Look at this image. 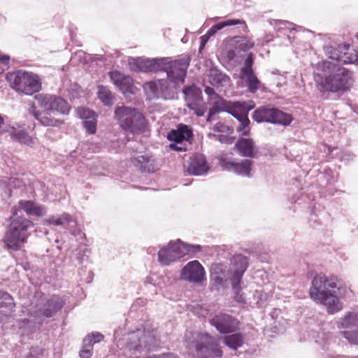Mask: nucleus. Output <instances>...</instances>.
Returning <instances> with one entry per match:
<instances>
[{"instance_id":"1","label":"nucleus","mask_w":358,"mask_h":358,"mask_svg":"<svg viewBox=\"0 0 358 358\" xmlns=\"http://www.w3.org/2000/svg\"><path fill=\"white\" fill-rule=\"evenodd\" d=\"M20 206L10 217V223L5 235L4 242L10 249L19 250L27 242L29 235L28 229L33 227V222L24 217L23 212L29 216H42L44 208L31 201H20Z\"/></svg>"},{"instance_id":"2","label":"nucleus","mask_w":358,"mask_h":358,"mask_svg":"<svg viewBox=\"0 0 358 358\" xmlns=\"http://www.w3.org/2000/svg\"><path fill=\"white\" fill-rule=\"evenodd\" d=\"M168 59L166 58V61L164 62L162 71L166 72L171 86L169 84L168 80L164 79L146 83L144 85V89L152 99L165 100L173 99L175 92L172 90V87H176L178 83L185 82L187 70L189 65V59L186 58L174 61H169Z\"/></svg>"},{"instance_id":"3","label":"nucleus","mask_w":358,"mask_h":358,"mask_svg":"<svg viewBox=\"0 0 358 358\" xmlns=\"http://www.w3.org/2000/svg\"><path fill=\"white\" fill-rule=\"evenodd\" d=\"M314 79L324 90L331 92L346 91L354 82L351 71L337 62L327 61L317 64Z\"/></svg>"},{"instance_id":"4","label":"nucleus","mask_w":358,"mask_h":358,"mask_svg":"<svg viewBox=\"0 0 358 358\" xmlns=\"http://www.w3.org/2000/svg\"><path fill=\"white\" fill-rule=\"evenodd\" d=\"M36 103L32 105L29 112L39 123L45 127H57L63 122L53 118L51 114L66 115L69 113V103L62 97L50 94L36 96Z\"/></svg>"},{"instance_id":"5","label":"nucleus","mask_w":358,"mask_h":358,"mask_svg":"<svg viewBox=\"0 0 358 358\" xmlns=\"http://www.w3.org/2000/svg\"><path fill=\"white\" fill-rule=\"evenodd\" d=\"M248 259L243 255L238 254L230 258V263L227 265L223 263H215L210 267V280L215 289L219 290L224 286L229 280L232 289L238 290L239 282L248 268Z\"/></svg>"},{"instance_id":"6","label":"nucleus","mask_w":358,"mask_h":358,"mask_svg":"<svg viewBox=\"0 0 358 358\" xmlns=\"http://www.w3.org/2000/svg\"><path fill=\"white\" fill-rule=\"evenodd\" d=\"M116 345L128 358H141L157 345L154 332L138 329L119 338L117 331L114 334Z\"/></svg>"},{"instance_id":"7","label":"nucleus","mask_w":358,"mask_h":358,"mask_svg":"<svg viewBox=\"0 0 358 358\" xmlns=\"http://www.w3.org/2000/svg\"><path fill=\"white\" fill-rule=\"evenodd\" d=\"M338 279L337 276L327 278L322 273L316 275L310 289V296L314 301L319 302L327 307L329 313L334 314L342 308L339 299L335 294V292L329 289L338 287Z\"/></svg>"},{"instance_id":"8","label":"nucleus","mask_w":358,"mask_h":358,"mask_svg":"<svg viewBox=\"0 0 358 358\" xmlns=\"http://www.w3.org/2000/svg\"><path fill=\"white\" fill-rule=\"evenodd\" d=\"M39 297L38 302H31V308L29 309V315L34 318L33 329H39L45 318L52 317L64 305V300L59 296L54 295L45 299L41 293H36L35 298Z\"/></svg>"},{"instance_id":"9","label":"nucleus","mask_w":358,"mask_h":358,"mask_svg":"<svg viewBox=\"0 0 358 358\" xmlns=\"http://www.w3.org/2000/svg\"><path fill=\"white\" fill-rule=\"evenodd\" d=\"M115 117L121 128L131 133L141 132L145 127V119L136 108L117 106L115 109Z\"/></svg>"},{"instance_id":"10","label":"nucleus","mask_w":358,"mask_h":358,"mask_svg":"<svg viewBox=\"0 0 358 358\" xmlns=\"http://www.w3.org/2000/svg\"><path fill=\"white\" fill-rule=\"evenodd\" d=\"M188 348L194 358H220L222 356L215 339L207 334H199L195 340L188 343Z\"/></svg>"},{"instance_id":"11","label":"nucleus","mask_w":358,"mask_h":358,"mask_svg":"<svg viewBox=\"0 0 358 358\" xmlns=\"http://www.w3.org/2000/svg\"><path fill=\"white\" fill-rule=\"evenodd\" d=\"M6 78L12 88L27 95L41 90V84L38 76L31 72L18 70L8 73Z\"/></svg>"},{"instance_id":"12","label":"nucleus","mask_w":358,"mask_h":358,"mask_svg":"<svg viewBox=\"0 0 358 358\" xmlns=\"http://www.w3.org/2000/svg\"><path fill=\"white\" fill-rule=\"evenodd\" d=\"M252 118L258 123L266 122L283 126L289 125L293 120L290 114L270 106H263L255 109Z\"/></svg>"},{"instance_id":"13","label":"nucleus","mask_w":358,"mask_h":358,"mask_svg":"<svg viewBox=\"0 0 358 358\" xmlns=\"http://www.w3.org/2000/svg\"><path fill=\"white\" fill-rule=\"evenodd\" d=\"M253 64V54L250 52L247 55L243 66L241 68L239 78L248 90L250 93L255 94L263 87V84L255 73L252 68Z\"/></svg>"},{"instance_id":"14","label":"nucleus","mask_w":358,"mask_h":358,"mask_svg":"<svg viewBox=\"0 0 358 358\" xmlns=\"http://www.w3.org/2000/svg\"><path fill=\"white\" fill-rule=\"evenodd\" d=\"M209 322L222 334L234 333L239 326V322L235 317L224 313L214 315Z\"/></svg>"},{"instance_id":"15","label":"nucleus","mask_w":358,"mask_h":358,"mask_svg":"<svg viewBox=\"0 0 358 358\" xmlns=\"http://www.w3.org/2000/svg\"><path fill=\"white\" fill-rule=\"evenodd\" d=\"M339 328L348 329L340 331L350 343L358 345V315L355 313H349L342 318L338 325Z\"/></svg>"},{"instance_id":"16","label":"nucleus","mask_w":358,"mask_h":358,"mask_svg":"<svg viewBox=\"0 0 358 358\" xmlns=\"http://www.w3.org/2000/svg\"><path fill=\"white\" fill-rule=\"evenodd\" d=\"M184 257L181 247V241L178 240L176 242L171 241L167 248H164L158 252L159 262L165 266L169 265Z\"/></svg>"},{"instance_id":"17","label":"nucleus","mask_w":358,"mask_h":358,"mask_svg":"<svg viewBox=\"0 0 358 358\" xmlns=\"http://www.w3.org/2000/svg\"><path fill=\"white\" fill-rule=\"evenodd\" d=\"M180 277L189 282L199 283L205 278V271L199 261H191L182 268Z\"/></svg>"},{"instance_id":"18","label":"nucleus","mask_w":358,"mask_h":358,"mask_svg":"<svg viewBox=\"0 0 358 358\" xmlns=\"http://www.w3.org/2000/svg\"><path fill=\"white\" fill-rule=\"evenodd\" d=\"M193 137L192 128L184 124H178L176 129H171L167 134V139L171 142L182 143L183 141H190Z\"/></svg>"},{"instance_id":"19","label":"nucleus","mask_w":358,"mask_h":358,"mask_svg":"<svg viewBox=\"0 0 358 358\" xmlns=\"http://www.w3.org/2000/svg\"><path fill=\"white\" fill-rule=\"evenodd\" d=\"M255 106V103L252 101L248 102L245 101H230L226 113L231 114L238 121L242 119V117L248 115V113L252 110Z\"/></svg>"},{"instance_id":"20","label":"nucleus","mask_w":358,"mask_h":358,"mask_svg":"<svg viewBox=\"0 0 358 358\" xmlns=\"http://www.w3.org/2000/svg\"><path fill=\"white\" fill-rule=\"evenodd\" d=\"M209 170L206 157L202 154H195L189 158L187 171L190 174L201 176L206 174Z\"/></svg>"},{"instance_id":"21","label":"nucleus","mask_w":358,"mask_h":358,"mask_svg":"<svg viewBox=\"0 0 358 358\" xmlns=\"http://www.w3.org/2000/svg\"><path fill=\"white\" fill-rule=\"evenodd\" d=\"M136 63L138 71L144 72H157L162 71L164 62L166 61V58L156 59H133Z\"/></svg>"},{"instance_id":"22","label":"nucleus","mask_w":358,"mask_h":358,"mask_svg":"<svg viewBox=\"0 0 358 358\" xmlns=\"http://www.w3.org/2000/svg\"><path fill=\"white\" fill-rule=\"evenodd\" d=\"M253 162L250 159H243L239 162H225L223 163V169L227 171H233L242 176H250L251 167Z\"/></svg>"},{"instance_id":"23","label":"nucleus","mask_w":358,"mask_h":358,"mask_svg":"<svg viewBox=\"0 0 358 358\" xmlns=\"http://www.w3.org/2000/svg\"><path fill=\"white\" fill-rule=\"evenodd\" d=\"M241 156L245 157L254 158L257 153L258 149L255 145V142L250 138H240L235 144Z\"/></svg>"},{"instance_id":"24","label":"nucleus","mask_w":358,"mask_h":358,"mask_svg":"<svg viewBox=\"0 0 358 358\" xmlns=\"http://www.w3.org/2000/svg\"><path fill=\"white\" fill-rule=\"evenodd\" d=\"M209 83L216 88L229 86L231 79L217 67H213L209 71Z\"/></svg>"},{"instance_id":"25","label":"nucleus","mask_w":358,"mask_h":358,"mask_svg":"<svg viewBox=\"0 0 358 358\" xmlns=\"http://www.w3.org/2000/svg\"><path fill=\"white\" fill-rule=\"evenodd\" d=\"M182 92L185 94L187 107L190 106V103H198L203 101L201 88L194 85L185 87Z\"/></svg>"},{"instance_id":"26","label":"nucleus","mask_w":358,"mask_h":358,"mask_svg":"<svg viewBox=\"0 0 358 358\" xmlns=\"http://www.w3.org/2000/svg\"><path fill=\"white\" fill-rule=\"evenodd\" d=\"M10 136L13 141L27 146L32 147L36 143L34 138L30 136L24 129L12 127L10 131Z\"/></svg>"},{"instance_id":"27","label":"nucleus","mask_w":358,"mask_h":358,"mask_svg":"<svg viewBox=\"0 0 358 358\" xmlns=\"http://www.w3.org/2000/svg\"><path fill=\"white\" fill-rule=\"evenodd\" d=\"M340 62L352 64L357 60L358 52L350 44H341Z\"/></svg>"},{"instance_id":"28","label":"nucleus","mask_w":358,"mask_h":358,"mask_svg":"<svg viewBox=\"0 0 358 358\" xmlns=\"http://www.w3.org/2000/svg\"><path fill=\"white\" fill-rule=\"evenodd\" d=\"M223 343L231 350H236L243 346L244 343V336L240 332H234L230 335L225 336L223 338Z\"/></svg>"},{"instance_id":"29","label":"nucleus","mask_w":358,"mask_h":358,"mask_svg":"<svg viewBox=\"0 0 358 358\" xmlns=\"http://www.w3.org/2000/svg\"><path fill=\"white\" fill-rule=\"evenodd\" d=\"M16 178H6L0 181V191L2 199H5L15 194Z\"/></svg>"},{"instance_id":"30","label":"nucleus","mask_w":358,"mask_h":358,"mask_svg":"<svg viewBox=\"0 0 358 358\" xmlns=\"http://www.w3.org/2000/svg\"><path fill=\"white\" fill-rule=\"evenodd\" d=\"M134 166L139 168L143 173H150L155 171L154 165L150 162V159L143 156L138 155L133 159Z\"/></svg>"},{"instance_id":"31","label":"nucleus","mask_w":358,"mask_h":358,"mask_svg":"<svg viewBox=\"0 0 358 358\" xmlns=\"http://www.w3.org/2000/svg\"><path fill=\"white\" fill-rule=\"evenodd\" d=\"M49 222L55 226H62L64 229L72 227V224H75V221L68 213H64L59 217H52L49 219Z\"/></svg>"},{"instance_id":"32","label":"nucleus","mask_w":358,"mask_h":358,"mask_svg":"<svg viewBox=\"0 0 358 358\" xmlns=\"http://www.w3.org/2000/svg\"><path fill=\"white\" fill-rule=\"evenodd\" d=\"M98 98L105 106H112L113 104L114 96L112 92L106 86H98Z\"/></svg>"},{"instance_id":"33","label":"nucleus","mask_w":358,"mask_h":358,"mask_svg":"<svg viewBox=\"0 0 358 358\" xmlns=\"http://www.w3.org/2000/svg\"><path fill=\"white\" fill-rule=\"evenodd\" d=\"M241 23V20L237 19H229L222 22H220L213 25L206 33L205 36H208V38L215 35V33L224 28L225 27L233 26Z\"/></svg>"},{"instance_id":"34","label":"nucleus","mask_w":358,"mask_h":358,"mask_svg":"<svg viewBox=\"0 0 358 358\" xmlns=\"http://www.w3.org/2000/svg\"><path fill=\"white\" fill-rule=\"evenodd\" d=\"M324 52L329 58L331 59V62H340V54L341 53V44L336 48L333 45H327L324 47Z\"/></svg>"},{"instance_id":"35","label":"nucleus","mask_w":358,"mask_h":358,"mask_svg":"<svg viewBox=\"0 0 358 358\" xmlns=\"http://www.w3.org/2000/svg\"><path fill=\"white\" fill-rule=\"evenodd\" d=\"M117 87L124 94H134L133 79L129 76H125Z\"/></svg>"},{"instance_id":"36","label":"nucleus","mask_w":358,"mask_h":358,"mask_svg":"<svg viewBox=\"0 0 358 358\" xmlns=\"http://www.w3.org/2000/svg\"><path fill=\"white\" fill-rule=\"evenodd\" d=\"M235 39L236 49L238 50L245 52L254 46V43L245 36H236Z\"/></svg>"},{"instance_id":"37","label":"nucleus","mask_w":358,"mask_h":358,"mask_svg":"<svg viewBox=\"0 0 358 358\" xmlns=\"http://www.w3.org/2000/svg\"><path fill=\"white\" fill-rule=\"evenodd\" d=\"M15 304L13 298L6 292L0 290V308L6 307L12 310Z\"/></svg>"},{"instance_id":"38","label":"nucleus","mask_w":358,"mask_h":358,"mask_svg":"<svg viewBox=\"0 0 358 358\" xmlns=\"http://www.w3.org/2000/svg\"><path fill=\"white\" fill-rule=\"evenodd\" d=\"M250 122L248 115L242 117V119L238 120V125L236 127V130L240 135L248 136L250 134Z\"/></svg>"},{"instance_id":"39","label":"nucleus","mask_w":358,"mask_h":358,"mask_svg":"<svg viewBox=\"0 0 358 358\" xmlns=\"http://www.w3.org/2000/svg\"><path fill=\"white\" fill-rule=\"evenodd\" d=\"M187 108L190 110H192L193 113L198 117L203 116L208 109L207 104L203 101L198 103H190V106H187Z\"/></svg>"},{"instance_id":"40","label":"nucleus","mask_w":358,"mask_h":358,"mask_svg":"<svg viewBox=\"0 0 358 358\" xmlns=\"http://www.w3.org/2000/svg\"><path fill=\"white\" fill-rule=\"evenodd\" d=\"M217 101H215L212 107L215 110V112H226L229 106L230 105V101L226 99H224L222 97L217 98Z\"/></svg>"},{"instance_id":"41","label":"nucleus","mask_w":358,"mask_h":358,"mask_svg":"<svg viewBox=\"0 0 358 358\" xmlns=\"http://www.w3.org/2000/svg\"><path fill=\"white\" fill-rule=\"evenodd\" d=\"M104 336L99 332L92 333V335L86 336L83 340V344L93 347V345L101 342Z\"/></svg>"},{"instance_id":"42","label":"nucleus","mask_w":358,"mask_h":358,"mask_svg":"<svg viewBox=\"0 0 358 358\" xmlns=\"http://www.w3.org/2000/svg\"><path fill=\"white\" fill-rule=\"evenodd\" d=\"M181 247L184 256L185 255L196 254L201 251L202 247L200 245H190L181 241Z\"/></svg>"},{"instance_id":"43","label":"nucleus","mask_w":358,"mask_h":358,"mask_svg":"<svg viewBox=\"0 0 358 358\" xmlns=\"http://www.w3.org/2000/svg\"><path fill=\"white\" fill-rule=\"evenodd\" d=\"M83 127L90 134H94L96 131V118H91L83 122Z\"/></svg>"},{"instance_id":"44","label":"nucleus","mask_w":358,"mask_h":358,"mask_svg":"<svg viewBox=\"0 0 358 358\" xmlns=\"http://www.w3.org/2000/svg\"><path fill=\"white\" fill-rule=\"evenodd\" d=\"M78 114L81 119L84 120H90L96 117V113L88 108H82L78 110Z\"/></svg>"},{"instance_id":"45","label":"nucleus","mask_w":358,"mask_h":358,"mask_svg":"<svg viewBox=\"0 0 358 358\" xmlns=\"http://www.w3.org/2000/svg\"><path fill=\"white\" fill-rule=\"evenodd\" d=\"M253 296L256 300L257 306L259 307H262L266 299V294L264 293L262 291H255Z\"/></svg>"},{"instance_id":"46","label":"nucleus","mask_w":358,"mask_h":358,"mask_svg":"<svg viewBox=\"0 0 358 358\" xmlns=\"http://www.w3.org/2000/svg\"><path fill=\"white\" fill-rule=\"evenodd\" d=\"M109 76L110 78L116 86L118 85V84L123 80V78L125 76L124 75L117 71L110 72Z\"/></svg>"},{"instance_id":"47","label":"nucleus","mask_w":358,"mask_h":358,"mask_svg":"<svg viewBox=\"0 0 358 358\" xmlns=\"http://www.w3.org/2000/svg\"><path fill=\"white\" fill-rule=\"evenodd\" d=\"M213 131L221 133H231V129L229 126L222 122H217L213 127Z\"/></svg>"},{"instance_id":"48","label":"nucleus","mask_w":358,"mask_h":358,"mask_svg":"<svg viewBox=\"0 0 358 358\" xmlns=\"http://www.w3.org/2000/svg\"><path fill=\"white\" fill-rule=\"evenodd\" d=\"M309 224L313 228H317L319 225L322 224V219L318 215L313 213L309 218Z\"/></svg>"},{"instance_id":"49","label":"nucleus","mask_w":358,"mask_h":358,"mask_svg":"<svg viewBox=\"0 0 358 358\" xmlns=\"http://www.w3.org/2000/svg\"><path fill=\"white\" fill-rule=\"evenodd\" d=\"M92 347H90V345H84L83 349L80 351L79 355L81 358H90L92 353Z\"/></svg>"},{"instance_id":"50","label":"nucleus","mask_w":358,"mask_h":358,"mask_svg":"<svg viewBox=\"0 0 358 358\" xmlns=\"http://www.w3.org/2000/svg\"><path fill=\"white\" fill-rule=\"evenodd\" d=\"M204 92L209 96L210 99H217L218 97H220V96L218 94L215 93L214 89L209 86L205 87Z\"/></svg>"},{"instance_id":"51","label":"nucleus","mask_w":358,"mask_h":358,"mask_svg":"<svg viewBox=\"0 0 358 358\" xmlns=\"http://www.w3.org/2000/svg\"><path fill=\"white\" fill-rule=\"evenodd\" d=\"M179 143H176L175 142H172L169 145V148L172 150L178 151V152H182L186 150V148L182 145H179ZM180 145L182 143H180Z\"/></svg>"},{"instance_id":"52","label":"nucleus","mask_w":358,"mask_h":358,"mask_svg":"<svg viewBox=\"0 0 358 358\" xmlns=\"http://www.w3.org/2000/svg\"><path fill=\"white\" fill-rule=\"evenodd\" d=\"M241 282H239L238 290H235L234 289H232L234 293L235 294L234 299L238 302H243V301H244L242 295L240 294V292L241 290Z\"/></svg>"},{"instance_id":"53","label":"nucleus","mask_w":358,"mask_h":358,"mask_svg":"<svg viewBox=\"0 0 358 358\" xmlns=\"http://www.w3.org/2000/svg\"><path fill=\"white\" fill-rule=\"evenodd\" d=\"M150 358H178L173 353H164L158 355L150 356Z\"/></svg>"},{"instance_id":"54","label":"nucleus","mask_w":358,"mask_h":358,"mask_svg":"<svg viewBox=\"0 0 358 358\" xmlns=\"http://www.w3.org/2000/svg\"><path fill=\"white\" fill-rule=\"evenodd\" d=\"M38 351V349L31 348L26 358H39L40 353Z\"/></svg>"},{"instance_id":"55","label":"nucleus","mask_w":358,"mask_h":358,"mask_svg":"<svg viewBox=\"0 0 358 358\" xmlns=\"http://www.w3.org/2000/svg\"><path fill=\"white\" fill-rule=\"evenodd\" d=\"M200 39H201V42H200V46H199V52H201L202 50V49L204 48V47L209 38L208 36L204 35V36H202L200 38Z\"/></svg>"},{"instance_id":"56","label":"nucleus","mask_w":358,"mask_h":358,"mask_svg":"<svg viewBox=\"0 0 358 358\" xmlns=\"http://www.w3.org/2000/svg\"><path fill=\"white\" fill-rule=\"evenodd\" d=\"M85 254L84 253H78L76 255V259L78 262L80 264H83V261L85 260Z\"/></svg>"},{"instance_id":"57","label":"nucleus","mask_w":358,"mask_h":358,"mask_svg":"<svg viewBox=\"0 0 358 358\" xmlns=\"http://www.w3.org/2000/svg\"><path fill=\"white\" fill-rule=\"evenodd\" d=\"M10 57L7 55L0 56V62H1L3 64H7Z\"/></svg>"},{"instance_id":"58","label":"nucleus","mask_w":358,"mask_h":358,"mask_svg":"<svg viewBox=\"0 0 358 358\" xmlns=\"http://www.w3.org/2000/svg\"><path fill=\"white\" fill-rule=\"evenodd\" d=\"M218 113L217 112H215V110L213 109V107H211L210 109H209V111H208V113L209 114V116L210 117H213L215 114Z\"/></svg>"},{"instance_id":"59","label":"nucleus","mask_w":358,"mask_h":358,"mask_svg":"<svg viewBox=\"0 0 358 358\" xmlns=\"http://www.w3.org/2000/svg\"><path fill=\"white\" fill-rule=\"evenodd\" d=\"M278 23H279V24H289V25L292 24V23H290L288 21H283V20H280Z\"/></svg>"},{"instance_id":"60","label":"nucleus","mask_w":358,"mask_h":358,"mask_svg":"<svg viewBox=\"0 0 358 358\" xmlns=\"http://www.w3.org/2000/svg\"><path fill=\"white\" fill-rule=\"evenodd\" d=\"M212 117H210V116H209V114H208V116H207V118H206V121H207V122H210V121H211V120H212Z\"/></svg>"},{"instance_id":"61","label":"nucleus","mask_w":358,"mask_h":358,"mask_svg":"<svg viewBox=\"0 0 358 358\" xmlns=\"http://www.w3.org/2000/svg\"><path fill=\"white\" fill-rule=\"evenodd\" d=\"M331 358H344V357H343L341 355H337V356L333 357Z\"/></svg>"},{"instance_id":"62","label":"nucleus","mask_w":358,"mask_h":358,"mask_svg":"<svg viewBox=\"0 0 358 358\" xmlns=\"http://www.w3.org/2000/svg\"><path fill=\"white\" fill-rule=\"evenodd\" d=\"M150 357H148V358H150Z\"/></svg>"},{"instance_id":"63","label":"nucleus","mask_w":358,"mask_h":358,"mask_svg":"<svg viewBox=\"0 0 358 358\" xmlns=\"http://www.w3.org/2000/svg\"><path fill=\"white\" fill-rule=\"evenodd\" d=\"M357 358H358V357H357Z\"/></svg>"}]
</instances>
